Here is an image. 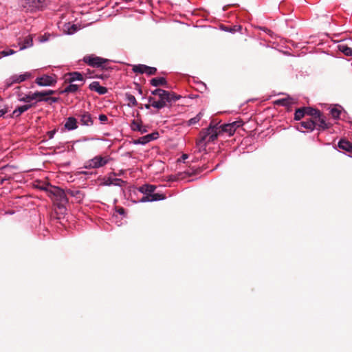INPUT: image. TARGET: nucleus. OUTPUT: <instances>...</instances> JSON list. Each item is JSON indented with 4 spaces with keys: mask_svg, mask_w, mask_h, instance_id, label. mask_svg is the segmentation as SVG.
<instances>
[{
    "mask_svg": "<svg viewBox=\"0 0 352 352\" xmlns=\"http://www.w3.org/2000/svg\"><path fill=\"white\" fill-rule=\"evenodd\" d=\"M153 96H149L148 102H152V107L160 109L166 107L168 104L177 101L180 98V96L174 92L168 91L157 88L151 91Z\"/></svg>",
    "mask_w": 352,
    "mask_h": 352,
    "instance_id": "1",
    "label": "nucleus"
},
{
    "mask_svg": "<svg viewBox=\"0 0 352 352\" xmlns=\"http://www.w3.org/2000/svg\"><path fill=\"white\" fill-rule=\"evenodd\" d=\"M41 189L46 191L60 212L63 213L65 210V204L68 202L66 192L59 187L50 185L42 186Z\"/></svg>",
    "mask_w": 352,
    "mask_h": 352,
    "instance_id": "2",
    "label": "nucleus"
},
{
    "mask_svg": "<svg viewBox=\"0 0 352 352\" xmlns=\"http://www.w3.org/2000/svg\"><path fill=\"white\" fill-rule=\"evenodd\" d=\"M223 133L220 126L212 125V123H210L207 129L200 133L201 138L197 143L198 145H200L203 142L209 143L214 142L217 139L219 135Z\"/></svg>",
    "mask_w": 352,
    "mask_h": 352,
    "instance_id": "3",
    "label": "nucleus"
},
{
    "mask_svg": "<svg viewBox=\"0 0 352 352\" xmlns=\"http://www.w3.org/2000/svg\"><path fill=\"white\" fill-rule=\"evenodd\" d=\"M83 60L89 65L94 67H103V65L108 62L107 59L99 56H85Z\"/></svg>",
    "mask_w": 352,
    "mask_h": 352,
    "instance_id": "4",
    "label": "nucleus"
},
{
    "mask_svg": "<svg viewBox=\"0 0 352 352\" xmlns=\"http://www.w3.org/2000/svg\"><path fill=\"white\" fill-rule=\"evenodd\" d=\"M110 160L111 158L109 156L102 157L101 155H97L88 162L89 166L93 168L102 167L106 165Z\"/></svg>",
    "mask_w": 352,
    "mask_h": 352,
    "instance_id": "5",
    "label": "nucleus"
},
{
    "mask_svg": "<svg viewBox=\"0 0 352 352\" xmlns=\"http://www.w3.org/2000/svg\"><path fill=\"white\" fill-rule=\"evenodd\" d=\"M316 128L319 131H324L331 127V124L327 122L326 116L321 112L314 120Z\"/></svg>",
    "mask_w": 352,
    "mask_h": 352,
    "instance_id": "6",
    "label": "nucleus"
},
{
    "mask_svg": "<svg viewBox=\"0 0 352 352\" xmlns=\"http://www.w3.org/2000/svg\"><path fill=\"white\" fill-rule=\"evenodd\" d=\"M243 122L241 120L234 121L232 123L226 124L220 126L223 133H228L230 136L232 135L237 128L242 126Z\"/></svg>",
    "mask_w": 352,
    "mask_h": 352,
    "instance_id": "7",
    "label": "nucleus"
},
{
    "mask_svg": "<svg viewBox=\"0 0 352 352\" xmlns=\"http://www.w3.org/2000/svg\"><path fill=\"white\" fill-rule=\"evenodd\" d=\"M46 6V0H25L24 8L33 10H43Z\"/></svg>",
    "mask_w": 352,
    "mask_h": 352,
    "instance_id": "8",
    "label": "nucleus"
},
{
    "mask_svg": "<svg viewBox=\"0 0 352 352\" xmlns=\"http://www.w3.org/2000/svg\"><path fill=\"white\" fill-rule=\"evenodd\" d=\"M35 82L40 86H51L56 83V80L50 76L44 75L36 78Z\"/></svg>",
    "mask_w": 352,
    "mask_h": 352,
    "instance_id": "9",
    "label": "nucleus"
},
{
    "mask_svg": "<svg viewBox=\"0 0 352 352\" xmlns=\"http://www.w3.org/2000/svg\"><path fill=\"white\" fill-rule=\"evenodd\" d=\"M76 80L84 82L83 76L80 72H70L65 75L66 82L72 83Z\"/></svg>",
    "mask_w": 352,
    "mask_h": 352,
    "instance_id": "10",
    "label": "nucleus"
},
{
    "mask_svg": "<svg viewBox=\"0 0 352 352\" xmlns=\"http://www.w3.org/2000/svg\"><path fill=\"white\" fill-rule=\"evenodd\" d=\"M89 88L91 90V91H96L98 94H99L100 95H104L105 94L107 93L108 91V89L107 88L104 87H102V86H100L99 82L98 81H94L92 82L89 86Z\"/></svg>",
    "mask_w": 352,
    "mask_h": 352,
    "instance_id": "11",
    "label": "nucleus"
},
{
    "mask_svg": "<svg viewBox=\"0 0 352 352\" xmlns=\"http://www.w3.org/2000/svg\"><path fill=\"white\" fill-rule=\"evenodd\" d=\"M158 137L159 133L157 132H154L140 138L137 140L136 142L141 144H146L152 140H156Z\"/></svg>",
    "mask_w": 352,
    "mask_h": 352,
    "instance_id": "12",
    "label": "nucleus"
},
{
    "mask_svg": "<svg viewBox=\"0 0 352 352\" xmlns=\"http://www.w3.org/2000/svg\"><path fill=\"white\" fill-rule=\"evenodd\" d=\"M299 125L301 127H303L305 129L309 130L311 131H314L316 129V123L315 121L311 119H308L307 120L302 121L298 124L296 126L297 129L300 130Z\"/></svg>",
    "mask_w": 352,
    "mask_h": 352,
    "instance_id": "13",
    "label": "nucleus"
},
{
    "mask_svg": "<svg viewBox=\"0 0 352 352\" xmlns=\"http://www.w3.org/2000/svg\"><path fill=\"white\" fill-rule=\"evenodd\" d=\"M55 93L53 90H46L43 91H36L35 94H38L37 98L36 99L38 102L47 101L48 98L47 96H50Z\"/></svg>",
    "mask_w": 352,
    "mask_h": 352,
    "instance_id": "14",
    "label": "nucleus"
},
{
    "mask_svg": "<svg viewBox=\"0 0 352 352\" xmlns=\"http://www.w3.org/2000/svg\"><path fill=\"white\" fill-rule=\"evenodd\" d=\"M340 149L352 153V143L345 139H341L338 144Z\"/></svg>",
    "mask_w": 352,
    "mask_h": 352,
    "instance_id": "15",
    "label": "nucleus"
},
{
    "mask_svg": "<svg viewBox=\"0 0 352 352\" xmlns=\"http://www.w3.org/2000/svg\"><path fill=\"white\" fill-rule=\"evenodd\" d=\"M80 117V123L82 125L91 126L93 124V119L88 112H84Z\"/></svg>",
    "mask_w": 352,
    "mask_h": 352,
    "instance_id": "16",
    "label": "nucleus"
},
{
    "mask_svg": "<svg viewBox=\"0 0 352 352\" xmlns=\"http://www.w3.org/2000/svg\"><path fill=\"white\" fill-rule=\"evenodd\" d=\"M78 125L76 119L74 117H69L65 124V128L70 131L76 129Z\"/></svg>",
    "mask_w": 352,
    "mask_h": 352,
    "instance_id": "17",
    "label": "nucleus"
},
{
    "mask_svg": "<svg viewBox=\"0 0 352 352\" xmlns=\"http://www.w3.org/2000/svg\"><path fill=\"white\" fill-rule=\"evenodd\" d=\"M30 76L29 73H25L24 74H21L19 76H15L12 77V81L7 85V87H10L12 83H19L23 81H25L27 78Z\"/></svg>",
    "mask_w": 352,
    "mask_h": 352,
    "instance_id": "18",
    "label": "nucleus"
},
{
    "mask_svg": "<svg viewBox=\"0 0 352 352\" xmlns=\"http://www.w3.org/2000/svg\"><path fill=\"white\" fill-rule=\"evenodd\" d=\"M32 107V104H25L23 106H20L18 108H16L12 113L13 117H19L20 116L23 112L28 111L29 109H30Z\"/></svg>",
    "mask_w": 352,
    "mask_h": 352,
    "instance_id": "19",
    "label": "nucleus"
},
{
    "mask_svg": "<svg viewBox=\"0 0 352 352\" xmlns=\"http://www.w3.org/2000/svg\"><path fill=\"white\" fill-rule=\"evenodd\" d=\"M155 188V186L145 184L140 187L139 190L144 195H152Z\"/></svg>",
    "mask_w": 352,
    "mask_h": 352,
    "instance_id": "20",
    "label": "nucleus"
},
{
    "mask_svg": "<svg viewBox=\"0 0 352 352\" xmlns=\"http://www.w3.org/2000/svg\"><path fill=\"white\" fill-rule=\"evenodd\" d=\"M150 83L151 85L155 87H159V86H166L167 85V81L166 78L164 77H160V78H152L150 80Z\"/></svg>",
    "mask_w": 352,
    "mask_h": 352,
    "instance_id": "21",
    "label": "nucleus"
},
{
    "mask_svg": "<svg viewBox=\"0 0 352 352\" xmlns=\"http://www.w3.org/2000/svg\"><path fill=\"white\" fill-rule=\"evenodd\" d=\"M305 115L311 116V120H314L320 113V111L312 107H304Z\"/></svg>",
    "mask_w": 352,
    "mask_h": 352,
    "instance_id": "22",
    "label": "nucleus"
},
{
    "mask_svg": "<svg viewBox=\"0 0 352 352\" xmlns=\"http://www.w3.org/2000/svg\"><path fill=\"white\" fill-rule=\"evenodd\" d=\"M38 94H29L25 95L23 97H21V95H19V100L23 102H30L31 100H36L37 98Z\"/></svg>",
    "mask_w": 352,
    "mask_h": 352,
    "instance_id": "23",
    "label": "nucleus"
},
{
    "mask_svg": "<svg viewBox=\"0 0 352 352\" xmlns=\"http://www.w3.org/2000/svg\"><path fill=\"white\" fill-rule=\"evenodd\" d=\"M67 193L72 197H76L77 201H80L84 198L83 193L78 190H68Z\"/></svg>",
    "mask_w": 352,
    "mask_h": 352,
    "instance_id": "24",
    "label": "nucleus"
},
{
    "mask_svg": "<svg viewBox=\"0 0 352 352\" xmlns=\"http://www.w3.org/2000/svg\"><path fill=\"white\" fill-rule=\"evenodd\" d=\"M126 101L128 102V106L129 107H136L138 106V102L135 98V96L131 94L126 93L125 94Z\"/></svg>",
    "mask_w": 352,
    "mask_h": 352,
    "instance_id": "25",
    "label": "nucleus"
},
{
    "mask_svg": "<svg viewBox=\"0 0 352 352\" xmlns=\"http://www.w3.org/2000/svg\"><path fill=\"white\" fill-rule=\"evenodd\" d=\"M146 65L138 64L133 66L132 70L136 74H144L146 73Z\"/></svg>",
    "mask_w": 352,
    "mask_h": 352,
    "instance_id": "26",
    "label": "nucleus"
},
{
    "mask_svg": "<svg viewBox=\"0 0 352 352\" xmlns=\"http://www.w3.org/2000/svg\"><path fill=\"white\" fill-rule=\"evenodd\" d=\"M79 85L72 84L69 85L62 92L63 93H75L78 90Z\"/></svg>",
    "mask_w": 352,
    "mask_h": 352,
    "instance_id": "27",
    "label": "nucleus"
},
{
    "mask_svg": "<svg viewBox=\"0 0 352 352\" xmlns=\"http://www.w3.org/2000/svg\"><path fill=\"white\" fill-rule=\"evenodd\" d=\"M221 29L226 32L234 33L237 31L241 30V25H234V26L221 25Z\"/></svg>",
    "mask_w": 352,
    "mask_h": 352,
    "instance_id": "28",
    "label": "nucleus"
},
{
    "mask_svg": "<svg viewBox=\"0 0 352 352\" xmlns=\"http://www.w3.org/2000/svg\"><path fill=\"white\" fill-rule=\"evenodd\" d=\"M32 45H33V40H32V36L30 35H29L24 39V43L23 45V46H21L20 47V50H24L27 47H32Z\"/></svg>",
    "mask_w": 352,
    "mask_h": 352,
    "instance_id": "29",
    "label": "nucleus"
},
{
    "mask_svg": "<svg viewBox=\"0 0 352 352\" xmlns=\"http://www.w3.org/2000/svg\"><path fill=\"white\" fill-rule=\"evenodd\" d=\"M305 116L304 107L297 109L294 113L296 120H301Z\"/></svg>",
    "mask_w": 352,
    "mask_h": 352,
    "instance_id": "30",
    "label": "nucleus"
},
{
    "mask_svg": "<svg viewBox=\"0 0 352 352\" xmlns=\"http://www.w3.org/2000/svg\"><path fill=\"white\" fill-rule=\"evenodd\" d=\"M201 117H202V113L199 112L195 117H194V118L190 119L189 120H188L186 122V124L188 126L195 124H197V122H199V120H201Z\"/></svg>",
    "mask_w": 352,
    "mask_h": 352,
    "instance_id": "31",
    "label": "nucleus"
},
{
    "mask_svg": "<svg viewBox=\"0 0 352 352\" xmlns=\"http://www.w3.org/2000/svg\"><path fill=\"white\" fill-rule=\"evenodd\" d=\"M339 50L346 56L352 55V49L346 45H339Z\"/></svg>",
    "mask_w": 352,
    "mask_h": 352,
    "instance_id": "32",
    "label": "nucleus"
},
{
    "mask_svg": "<svg viewBox=\"0 0 352 352\" xmlns=\"http://www.w3.org/2000/svg\"><path fill=\"white\" fill-rule=\"evenodd\" d=\"M151 199L152 201H158V200H162V199H165V195H163V194H160V193H152V195H151Z\"/></svg>",
    "mask_w": 352,
    "mask_h": 352,
    "instance_id": "33",
    "label": "nucleus"
},
{
    "mask_svg": "<svg viewBox=\"0 0 352 352\" xmlns=\"http://www.w3.org/2000/svg\"><path fill=\"white\" fill-rule=\"evenodd\" d=\"M275 103L278 105L287 107L291 104V102L289 98H282L276 100Z\"/></svg>",
    "mask_w": 352,
    "mask_h": 352,
    "instance_id": "34",
    "label": "nucleus"
},
{
    "mask_svg": "<svg viewBox=\"0 0 352 352\" xmlns=\"http://www.w3.org/2000/svg\"><path fill=\"white\" fill-rule=\"evenodd\" d=\"M131 126L133 131H142L141 123L135 120L132 121Z\"/></svg>",
    "mask_w": 352,
    "mask_h": 352,
    "instance_id": "35",
    "label": "nucleus"
},
{
    "mask_svg": "<svg viewBox=\"0 0 352 352\" xmlns=\"http://www.w3.org/2000/svg\"><path fill=\"white\" fill-rule=\"evenodd\" d=\"M146 73L148 76L155 75L157 73V69L155 67H149L146 65Z\"/></svg>",
    "mask_w": 352,
    "mask_h": 352,
    "instance_id": "36",
    "label": "nucleus"
},
{
    "mask_svg": "<svg viewBox=\"0 0 352 352\" xmlns=\"http://www.w3.org/2000/svg\"><path fill=\"white\" fill-rule=\"evenodd\" d=\"M340 113L341 111L337 108H332L330 111V114L335 119H337L340 117Z\"/></svg>",
    "mask_w": 352,
    "mask_h": 352,
    "instance_id": "37",
    "label": "nucleus"
},
{
    "mask_svg": "<svg viewBox=\"0 0 352 352\" xmlns=\"http://www.w3.org/2000/svg\"><path fill=\"white\" fill-rule=\"evenodd\" d=\"M16 52L13 50H3L0 53L3 56L14 54Z\"/></svg>",
    "mask_w": 352,
    "mask_h": 352,
    "instance_id": "38",
    "label": "nucleus"
},
{
    "mask_svg": "<svg viewBox=\"0 0 352 352\" xmlns=\"http://www.w3.org/2000/svg\"><path fill=\"white\" fill-rule=\"evenodd\" d=\"M77 30V27L76 25H72L70 28H68V33L73 34Z\"/></svg>",
    "mask_w": 352,
    "mask_h": 352,
    "instance_id": "39",
    "label": "nucleus"
},
{
    "mask_svg": "<svg viewBox=\"0 0 352 352\" xmlns=\"http://www.w3.org/2000/svg\"><path fill=\"white\" fill-rule=\"evenodd\" d=\"M151 195H145L141 199V201L146 202V201H152L150 197Z\"/></svg>",
    "mask_w": 352,
    "mask_h": 352,
    "instance_id": "40",
    "label": "nucleus"
},
{
    "mask_svg": "<svg viewBox=\"0 0 352 352\" xmlns=\"http://www.w3.org/2000/svg\"><path fill=\"white\" fill-rule=\"evenodd\" d=\"M107 116L104 114H100L99 116V120L102 122H106L107 120Z\"/></svg>",
    "mask_w": 352,
    "mask_h": 352,
    "instance_id": "41",
    "label": "nucleus"
},
{
    "mask_svg": "<svg viewBox=\"0 0 352 352\" xmlns=\"http://www.w3.org/2000/svg\"><path fill=\"white\" fill-rule=\"evenodd\" d=\"M201 169L199 168L193 170L192 173L186 172V173L188 174L189 175H196L197 173H201Z\"/></svg>",
    "mask_w": 352,
    "mask_h": 352,
    "instance_id": "42",
    "label": "nucleus"
},
{
    "mask_svg": "<svg viewBox=\"0 0 352 352\" xmlns=\"http://www.w3.org/2000/svg\"><path fill=\"white\" fill-rule=\"evenodd\" d=\"M121 183H124V182L120 179H115L114 182L113 183L115 185H120Z\"/></svg>",
    "mask_w": 352,
    "mask_h": 352,
    "instance_id": "43",
    "label": "nucleus"
},
{
    "mask_svg": "<svg viewBox=\"0 0 352 352\" xmlns=\"http://www.w3.org/2000/svg\"><path fill=\"white\" fill-rule=\"evenodd\" d=\"M47 98H48V100H51L52 102H56L58 101V98H54V97H47Z\"/></svg>",
    "mask_w": 352,
    "mask_h": 352,
    "instance_id": "44",
    "label": "nucleus"
},
{
    "mask_svg": "<svg viewBox=\"0 0 352 352\" xmlns=\"http://www.w3.org/2000/svg\"><path fill=\"white\" fill-rule=\"evenodd\" d=\"M6 112V109H0V117L3 116Z\"/></svg>",
    "mask_w": 352,
    "mask_h": 352,
    "instance_id": "45",
    "label": "nucleus"
},
{
    "mask_svg": "<svg viewBox=\"0 0 352 352\" xmlns=\"http://www.w3.org/2000/svg\"><path fill=\"white\" fill-rule=\"evenodd\" d=\"M118 212L120 214H123L124 213V209L123 208H120L118 210Z\"/></svg>",
    "mask_w": 352,
    "mask_h": 352,
    "instance_id": "46",
    "label": "nucleus"
},
{
    "mask_svg": "<svg viewBox=\"0 0 352 352\" xmlns=\"http://www.w3.org/2000/svg\"><path fill=\"white\" fill-rule=\"evenodd\" d=\"M151 107H152V102H149L148 104H145V107L147 109H149Z\"/></svg>",
    "mask_w": 352,
    "mask_h": 352,
    "instance_id": "47",
    "label": "nucleus"
},
{
    "mask_svg": "<svg viewBox=\"0 0 352 352\" xmlns=\"http://www.w3.org/2000/svg\"><path fill=\"white\" fill-rule=\"evenodd\" d=\"M188 155H187V154H183V155H182V159L183 160H185L186 159H187V158H188Z\"/></svg>",
    "mask_w": 352,
    "mask_h": 352,
    "instance_id": "48",
    "label": "nucleus"
},
{
    "mask_svg": "<svg viewBox=\"0 0 352 352\" xmlns=\"http://www.w3.org/2000/svg\"><path fill=\"white\" fill-rule=\"evenodd\" d=\"M50 138H52L53 137V135L54 133V131H50L49 133Z\"/></svg>",
    "mask_w": 352,
    "mask_h": 352,
    "instance_id": "49",
    "label": "nucleus"
},
{
    "mask_svg": "<svg viewBox=\"0 0 352 352\" xmlns=\"http://www.w3.org/2000/svg\"><path fill=\"white\" fill-rule=\"evenodd\" d=\"M210 123H212V125L218 126V123L215 122L214 120H212Z\"/></svg>",
    "mask_w": 352,
    "mask_h": 352,
    "instance_id": "50",
    "label": "nucleus"
},
{
    "mask_svg": "<svg viewBox=\"0 0 352 352\" xmlns=\"http://www.w3.org/2000/svg\"><path fill=\"white\" fill-rule=\"evenodd\" d=\"M138 92L142 94V91L140 88H138Z\"/></svg>",
    "mask_w": 352,
    "mask_h": 352,
    "instance_id": "51",
    "label": "nucleus"
},
{
    "mask_svg": "<svg viewBox=\"0 0 352 352\" xmlns=\"http://www.w3.org/2000/svg\"><path fill=\"white\" fill-rule=\"evenodd\" d=\"M145 131H146V130L142 128V131H140V132H141L142 133H144Z\"/></svg>",
    "mask_w": 352,
    "mask_h": 352,
    "instance_id": "52",
    "label": "nucleus"
}]
</instances>
